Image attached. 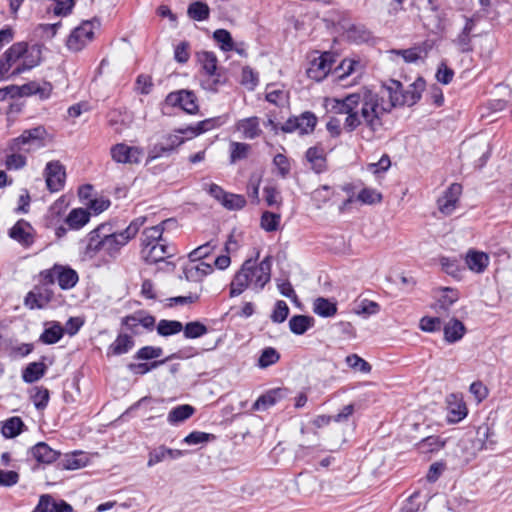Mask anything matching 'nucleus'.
Here are the masks:
<instances>
[{
	"label": "nucleus",
	"mask_w": 512,
	"mask_h": 512,
	"mask_svg": "<svg viewBox=\"0 0 512 512\" xmlns=\"http://www.w3.org/2000/svg\"><path fill=\"white\" fill-rule=\"evenodd\" d=\"M53 295L50 288L46 286H36L25 296L24 302L30 309H42L53 299Z\"/></svg>",
	"instance_id": "a211bd4d"
},
{
	"label": "nucleus",
	"mask_w": 512,
	"mask_h": 512,
	"mask_svg": "<svg viewBox=\"0 0 512 512\" xmlns=\"http://www.w3.org/2000/svg\"><path fill=\"white\" fill-rule=\"evenodd\" d=\"M164 223L165 222H163L159 225H156V226L146 228L143 231L142 238H141L142 249L149 248L151 246H154V245L166 240L165 238H163V232H164L163 224Z\"/></svg>",
	"instance_id": "c85d7f7f"
},
{
	"label": "nucleus",
	"mask_w": 512,
	"mask_h": 512,
	"mask_svg": "<svg viewBox=\"0 0 512 512\" xmlns=\"http://www.w3.org/2000/svg\"><path fill=\"white\" fill-rule=\"evenodd\" d=\"M218 118H209L198 122L196 125H189L186 128L179 129L181 134H186V139H192L204 132H207L219 126Z\"/></svg>",
	"instance_id": "cd10ccee"
},
{
	"label": "nucleus",
	"mask_w": 512,
	"mask_h": 512,
	"mask_svg": "<svg viewBox=\"0 0 512 512\" xmlns=\"http://www.w3.org/2000/svg\"><path fill=\"white\" fill-rule=\"evenodd\" d=\"M82 453H73L71 455H66L62 460V467L67 470H76L86 465V460L82 457Z\"/></svg>",
	"instance_id": "bf43d9fd"
},
{
	"label": "nucleus",
	"mask_w": 512,
	"mask_h": 512,
	"mask_svg": "<svg viewBox=\"0 0 512 512\" xmlns=\"http://www.w3.org/2000/svg\"><path fill=\"white\" fill-rule=\"evenodd\" d=\"M382 196L375 189L364 188L357 196V200L364 204H375L380 202Z\"/></svg>",
	"instance_id": "338daca9"
},
{
	"label": "nucleus",
	"mask_w": 512,
	"mask_h": 512,
	"mask_svg": "<svg viewBox=\"0 0 512 512\" xmlns=\"http://www.w3.org/2000/svg\"><path fill=\"white\" fill-rule=\"evenodd\" d=\"M479 441H481V449L494 450L496 440L492 439L494 432L488 425L480 426L477 430Z\"/></svg>",
	"instance_id": "a18cd8bd"
},
{
	"label": "nucleus",
	"mask_w": 512,
	"mask_h": 512,
	"mask_svg": "<svg viewBox=\"0 0 512 512\" xmlns=\"http://www.w3.org/2000/svg\"><path fill=\"white\" fill-rule=\"evenodd\" d=\"M129 241L124 237L121 232H115L111 234L104 233V259L106 261L114 260L119 255L120 250Z\"/></svg>",
	"instance_id": "f3484780"
},
{
	"label": "nucleus",
	"mask_w": 512,
	"mask_h": 512,
	"mask_svg": "<svg viewBox=\"0 0 512 512\" xmlns=\"http://www.w3.org/2000/svg\"><path fill=\"white\" fill-rule=\"evenodd\" d=\"M221 204L228 210H240L245 207L246 199L243 195L227 192Z\"/></svg>",
	"instance_id": "6e6d98bb"
},
{
	"label": "nucleus",
	"mask_w": 512,
	"mask_h": 512,
	"mask_svg": "<svg viewBox=\"0 0 512 512\" xmlns=\"http://www.w3.org/2000/svg\"><path fill=\"white\" fill-rule=\"evenodd\" d=\"M200 61L208 78L202 81V87L206 90L216 92L221 83L218 78H214L217 70V58L212 52H203L200 54Z\"/></svg>",
	"instance_id": "ddd939ff"
},
{
	"label": "nucleus",
	"mask_w": 512,
	"mask_h": 512,
	"mask_svg": "<svg viewBox=\"0 0 512 512\" xmlns=\"http://www.w3.org/2000/svg\"><path fill=\"white\" fill-rule=\"evenodd\" d=\"M389 53L395 56H401L406 63H416L422 58V49L420 47H412L403 50H390Z\"/></svg>",
	"instance_id": "8fccbe9b"
},
{
	"label": "nucleus",
	"mask_w": 512,
	"mask_h": 512,
	"mask_svg": "<svg viewBox=\"0 0 512 512\" xmlns=\"http://www.w3.org/2000/svg\"><path fill=\"white\" fill-rule=\"evenodd\" d=\"M174 253V247L169 245L166 240L149 248L142 249L145 261L150 264L164 261L166 258L172 257Z\"/></svg>",
	"instance_id": "6ab92c4d"
},
{
	"label": "nucleus",
	"mask_w": 512,
	"mask_h": 512,
	"mask_svg": "<svg viewBox=\"0 0 512 512\" xmlns=\"http://www.w3.org/2000/svg\"><path fill=\"white\" fill-rule=\"evenodd\" d=\"M475 29V21L472 18L465 17V24L459 34L453 39V44L461 53H468L473 50L472 35Z\"/></svg>",
	"instance_id": "aec40b11"
},
{
	"label": "nucleus",
	"mask_w": 512,
	"mask_h": 512,
	"mask_svg": "<svg viewBox=\"0 0 512 512\" xmlns=\"http://www.w3.org/2000/svg\"><path fill=\"white\" fill-rule=\"evenodd\" d=\"M229 150V161L231 164H234L237 161L244 160L248 157L251 146L247 143L232 141L230 143Z\"/></svg>",
	"instance_id": "79ce46f5"
},
{
	"label": "nucleus",
	"mask_w": 512,
	"mask_h": 512,
	"mask_svg": "<svg viewBox=\"0 0 512 512\" xmlns=\"http://www.w3.org/2000/svg\"><path fill=\"white\" fill-rule=\"evenodd\" d=\"M283 391L281 389H274L266 394L260 396L254 403L253 408L255 410H266L269 407L275 405L277 401L282 397Z\"/></svg>",
	"instance_id": "58836bf2"
},
{
	"label": "nucleus",
	"mask_w": 512,
	"mask_h": 512,
	"mask_svg": "<svg viewBox=\"0 0 512 512\" xmlns=\"http://www.w3.org/2000/svg\"><path fill=\"white\" fill-rule=\"evenodd\" d=\"M165 103L171 107H178L187 114L193 115L199 111L197 97L194 92L189 90L182 89L169 93L166 96Z\"/></svg>",
	"instance_id": "1a4fd4ad"
},
{
	"label": "nucleus",
	"mask_w": 512,
	"mask_h": 512,
	"mask_svg": "<svg viewBox=\"0 0 512 512\" xmlns=\"http://www.w3.org/2000/svg\"><path fill=\"white\" fill-rule=\"evenodd\" d=\"M346 364L353 370L368 374L371 372V365L357 354L348 355L345 359Z\"/></svg>",
	"instance_id": "603ef678"
},
{
	"label": "nucleus",
	"mask_w": 512,
	"mask_h": 512,
	"mask_svg": "<svg viewBox=\"0 0 512 512\" xmlns=\"http://www.w3.org/2000/svg\"><path fill=\"white\" fill-rule=\"evenodd\" d=\"M314 318L307 315H294L289 320V328L292 333L302 335L314 325Z\"/></svg>",
	"instance_id": "f704fd0d"
},
{
	"label": "nucleus",
	"mask_w": 512,
	"mask_h": 512,
	"mask_svg": "<svg viewBox=\"0 0 512 512\" xmlns=\"http://www.w3.org/2000/svg\"><path fill=\"white\" fill-rule=\"evenodd\" d=\"M32 512H72V507L63 500L56 501L52 496H40L37 506Z\"/></svg>",
	"instance_id": "4be33fe9"
},
{
	"label": "nucleus",
	"mask_w": 512,
	"mask_h": 512,
	"mask_svg": "<svg viewBox=\"0 0 512 512\" xmlns=\"http://www.w3.org/2000/svg\"><path fill=\"white\" fill-rule=\"evenodd\" d=\"M360 62L353 59H343L339 66L336 68L337 77L343 80L354 73L359 68Z\"/></svg>",
	"instance_id": "09e8293b"
},
{
	"label": "nucleus",
	"mask_w": 512,
	"mask_h": 512,
	"mask_svg": "<svg viewBox=\"0 0 512 512\" xmlns=\"http://www.w3.org/2000/svg\"><path fill=\"white\" fill-rule=\"evenodd\" d=\"M105 225H100L96 229L92 230L86 237V245L82 252L84 260H92L96 256L101 255L104 259V233Z\"/></svg>",
	"instance_id": "f8f14e48"
},
{
	"label": "nucleus",
	"mask_w": 512,
	"mask_h": 512,
	"mask_svg": "<svg viewBox=\"0 0 512 512\" xmlns=\"http://www.w3.org/2000/svg\"><path fill=\"white\" fill-rule=\"evenodd\" d=\"M40 61L39 46H28L26 42L14 43L0 58V81L10 70L11 76H17L36 67Z\"/></svg>",
	"instance_id": "7ed1b4c3"
},
{
	"label": "nucleus",
	"mask_w": 512,
	"mask_h": 512,
	"mask_svg": "<svg viewBox=\"0 0 512 512\" xmlns=\"http://www.w3.org/2000/svg\"><path fill=\"white\" fill-rule=\"evenodd\" d=\"M317 124V117L314 113L306 111L299 116L290 117L280 127L284 133L298 132L300 135L310 134Z\"/></svg>",
	"instance_id": "6e6552de"
},
{
	"label": "nucleus",
	"mask_w": 512,
	"mask_h": 512,
	"mask_svg": "<svg viewBox=\"0 0 512 512\" xmlns=\"http://www.w3.org/2000/svg\"><path fill=\"white\" fill-rule=\"evenodd\" d=\"M465 326L458 319H451L444 326V337L445 340L449 343H454L459 341L465 334Z\"/></svg>",
	"instance_id": "473e14b6"
},
{
	"label": "nucleus",
	"mask_w": 512,
	"mask_h": 512,
	"mask_svg": "<svg viewBox=\"0 0 512 512\" xmlns=\"http://www.w3.org/2000/svg\"><path fill=\"white\" fill-rule=\"evenodd\" d=\"M194 411L195 409L191 405H179L169 412L167 420L172 425L178 424L190 418Z\"/></svg>",
	"instance_id": "4c0bfd02"
},
{
	"label": "nucleus",
	"mask_w": 512,
	"mask_h": 512,
	"mask_svg": "<svg viewBox=\"0 0 512 512\" xmlns=\"http://www.w3.org/2000/svg\"><path fill=\"white\" fill-rule=\"evenodd\" d=\"M465 263L469 270L481 274L487 269L490 258L485 252L470 249L466 254Z\"/></svg>",
	"instance_id": "5701e85b"
},
{
	"label": "nucleus",
	"mask_w": 512,
	"mask_h": 512,
	"mask_svg": "<svg viewBox=\"0 0 512 512\" xmlns=\"http://www.w3.org/2000/svg\"><path fill=\"white\" fill-rule=\"evenodd\" d=\"M335 62V56L331 52H323L314 57L307 68V76L317 82L326 78Z\"/></svg>",
	"instance_id": "9d476101"
},
{
	"label": "nucleus",
	"mask_w": 512,
	"mask_h": 512,
	"mask_svg": "<svg viewBox=\"0 0 512 512\" xmlns=\"http://www.w3.org/2000/svg\"><path fill=\"white\" fill-rule=\"evenodd\" d=\"M41 276L47 283L57 282L62 290L72 289L79 281L78 273L74 269L60 264L41 272Z\"/></svg>",
	"instance_id": "423d86ee"
},
{
	"label": "nucleus",
	"mask_w": 512,
	"mask_h": 512,
	"mask_svg": "<svg viewBox=\"0 0 512 512\" xmlns=\"http://www.w3.org/2000/svg\"><path fill=\"white\" fill-rule=\"evenodd\" d=\"M156 329L160 336L168 337L180 333L183 330V325L177 320L162 319L158 322Z\"/></svg>",
	"instance_id": "ea45409f"
},
{
	"label": "nucleus",
	"mask_w": 512,
	"mask_h": 512,
	"mask_svg": "<svg viewBox=\"0 0 512 512\" xmlns=\"http://www.w3.org/2000/svg\"><path fill=\"white\" fill-rule=\"evenodd\" d=\"M112 159L121 164H139L144 155V150L138 146H129L125 143H118L111 147Z\"/></svg>",
	"instance_id": "9b49d317"
},
{
	"label": "nucleus",
	"mask_w": 512,
	"mask_h": 512,
	"mask_svg": "<svg viewBox=\"0 0 512 512\" xmlns=\"http://www.w3.org/2000/svg\"><path fill=\"white\" fill-rule=\"evenodd\" d=\"M183 333L187 339H195L205 335L208 331L207 327L199 321L188 322L183 326Z\"/></svg>",
	"instance_id": "49530a36"
},
{
	"label": "nucleus",
	"mask_w": 512,
	"mask_h": 512,
	"mask_svg": "<svg viewBox=\"0 0 512 512\" xmlns=\"http://www.w3.org/2000/svg\"><path fill=\"white\" fill-rule=\"evenodd\" d=\"M64 335V329L58 322L46 323V328L40 336V341L44 344L57 343Z\"/></svg>",
	"instance_id": "72a5a7b5"
},
{
	"label": "nucleus",
	"mask_w": 512,
	"mask_h": 512,
	"mask_svg": "<svg viewBox=\"0 0 512 512\" xmlns=\"http://www.w3.org/2000/svg\"><path fill=\"white\" fill-rule=\"evenodd\" d=\"M90 219V213L83 208H77L71 210V212L66 217V224L74 230H78L85 226Z\"/></svg>",
	"instance_id": "c9c22d12"
},
{
	"label": "nucleus",
	"mask_w": 512,
	"mask_h": 512,
	"mask_svg": "<svg viewBox=\"0 0 512 512\" xmlns=\"http://www.w3.org/2000/svg\"><path fill=\"white\" fill-rule=\"evenodd\" d=\"M259 77L258 73L255 72L251 67L245 66L241 72V84L249 90H254L258 85Z\"/></svg>",
	"instance_id": "13d9d810"
},
{
	"label": "nucleus",
	"mask_w": 512,
	"mask_h": 512,
	"mask_svg": "<svg viewBox=\"0 0 512 512\" xmlns=\"http://www.w3.org/2000/svg\"><path fill=\"white\" fill-rule=\"evenodd\" d=\"M214 40L219 44L221 50L228 52L234 48V41L229 31L217 29L213 33Z\"/></svg>",
	"instance_id": "de8ad7c7"
},
{
	"label": "nucleus",
	"mask_w": 512,
	"mask_h": 512,
	"mask_svg": "<svg viewBox=\"0 0 512 512\" xmlns=\"http://www.w3.org/2000/svg\"><path fill=\"white\" fill-rule=\"evenodd\" d=\"M347 38L360 43L369 40L370 32L363 25H351L347 31Z\"/></svg>",
	"instance_id": "5fc2aeb1"
},
{
	"label": "nucleus",
	"mask_w": 512,
	"mask_h": 512,
	"mask_svg": "<svg viewBox=\"0 0 512 512\" xmlns=\"http://www.w3.org/2000/svg\"><path fill=\"white\" fill-rule=\"evenodd\" d=\"M214 438H215V436L213 434L200 432V431H194V432H191L190 434H188L184 438L183 441H184V443H186L188 445H196V444L208 442L209 440L214 439Z\"/></svg>",
	"instance_id": "774afa93"
},
{
	"label": "nucleus",
	"mask_w": 512,
	"mask_h": 512,
	"mask_svg": "<svg viewBox=\"0 0 512 512\" xmlns=\"http://www.w3.org/2000/svg\"><path fill=\"white\" fill-rule=\"evenodd\" d=\"M134 346V339L128 334H119L107 348V356H119L128 353Z\"/></svg>",
	"instance_id": "a878e982"
},
{
	"label": "nucleus",
	"mask_w": 512,
	"mask_h": 512,
	"mask_svg": "<svg viewBox=\"0 0 512 512\" xmlns=\"http://www.w3.org/2000/svg\"><path fill=\"white\" fill-rule=\"evenodd\" d=\"M331 196L332 190L328 185H323L315 189L312 193V199L314 202H316L318 208L325 204L331 198Z\"/></svg>",
	"instance_id": "69168bd1"
},
{
	"label": "nucleus",
	"mask_w": 512,
	"mask_h": 512,
	"mask_svg": "<svg viewBox=\"0 0 512 512\" xmlns=\"http://www.w3.org/2000/svg\"><path fill=\"white\" fill-rule=\"evenodd\" d=\"M187 13L193 20L204 21L209 18L210 9L206 3L197 1L189 5Z\"/></svg>",
	"instance_id": "c03bdc74"
},
{
	"label": "nucleus",
	"mask_w": 512,
	"mask_h": 512,
	"mask_svg": "<svg viewBox=\"0 0 512 512\" xmlns=\"http://www.w3.org/2000/svg\"><path fill=\"white\" fill-rule=\"evenodd\" d=\"M29 453L38 463L46 465L53 463L60 456L59 451L52 449L45 442L35 444L31 447Z\"/></svg>",
	"instance_id": "412c9836"
},
{
	"label": "nucleus",
	"mask_w": 512,
	"mask_h": 512,
	"mask_svg": "<svg viewBox=\"0 0 512 512\" xmlns=\"http://www.w3.org/2000/svg\"><path fill=\"white\" fill-rule=\"evenodd\" d=\"M146 220L147 218L145 216H139L135 218L130 222L125 230L121 231V233L128 241H130L136 236L140 228L146 223Z\"/></svg>",
	"instance_id": "680f3d73"
},
{
	"label": "nucleus",
	"mask_w": 512,
	"mask_h": 512,
	"mask_svg": "<svg viewBox=\"0 0 512 512\" xmlns=\"http://www.w3.org/2000/svg\"><path fill=\"white\" fill-rule=\"evenodd\" d=\"M183 455V452L178 449H170L165 446H160L149 453V458L147 465L148 467H152L162 461L167 459H178Z\"/></svg>",
	"instance_id": "bb28decb"
},
{
	"label": "nucleus",
	"mask_w": 512,
	"mask_h": 512,
	"mask_svg": "<svg viewBox=\"0 0 512 512\" xmlns=\"http://www.w3.org/2000/svg\"><path fill=\"white\" fill-rule=\"evenodd\" d=\"M96 21H83L69 35L66 46L69 50L78 52L82 50L94 38Z\"/></svg>",
	"instance_id": "0eeeda50"
},
{
	"label": "nucleus",
	"mask_w": 512,
	"mask_h": 512,
	"mask_svg": "<svg viewBox=\"0 0 512 512\" xmlns=\"http://www.w3.org/2000/svg\"><path fill=\"white\" fill-rule=\"evenodd\" d=\"M65 169L59 161H50L45 168L46 185L49 191L58 192L64 187Z\"/></svg>",
	"instance_id": "2eb2a0df"
},
{
	"label": "nucleus",
	"mask_w": 512,
	"mask_h": 512,
	"mask_svg": "<svg viewBox=\"0 0 512 512\" xmlns=\"http://www.w3.org/2000/svg\"><path fill=\"white\" fill-rule=\"evenodd\" d=\"M163 354L161 347L144 346L135 354L134 358L138 360H150L160 357Z\"/></svg>",
	"instance_id": "052dcab7"
},
{
	"label": "nucleus",
	"mask_w": 512,
	"mask_h": 512,
	"mask_svg": "<svg viewBox=\"0 0 512 512\" xmlns=\"http://www.w3.org/2000/svg\"><path fill=\"white\" fill-rule=\"evenodd\" d=\"M213 271L214 268L211 264L192 259H189V262L183 267L184 278L190 282L202 281Z\"/></svg>",
	"instance_id": "dca6fc26"
},
{
	"label": "nucleus",
	"mask_w": 512,
	"mask_h": 512,
	"mask_svg": "<svg viewBox=\"0 0 512 512\" xmlns=\"http://www.w3.org/2000/svg\"><path fill=\"white\" fill-rule=\"evenodd\" d=\"M425 86V80L422 77H418L407 89H404L405 105L412 106L416 104L421 99Z\"/></svg>",
	"instance_id": "7c9ffc66"
},
{
	"label": "nucleus",
	"mask_w": 512,
	"mask_h": 512,
	"mask_svg": "<svg viewBox=\"0 0 512 512\" xmlns=\"http://www.w3.org/2000/svg\"><path fill=\"white\" fill-rule=\"evenodd\" d=\"M32 232L33 228L28 222L19 220L10 229L9 236L24 246H30L34 241Z\"/></svg>",
	"instance_id": "b1692460"
},
{
	"label": "nucleus",
	"mask_w": 512,
	"mask_h": 512,
	"mask_svg": "<svg viewBox=\"0 0 512 512\" xmlns=\"http://www.w3.org/2000/svg\"><path fill=\"white\" fill-rule=\"evenodd\" d=\"M271 267V256H266L258 265L253 259L246 260L231 282L230 296H238L248 287L256 291L262 290L270 281Z\"/></svg>",
	"instance_id": "f03ea898"
},
{
	"label": "nucleus",
	"mask_w": 512,
	"mask_h": 512,
	"mask_svg": "<svg viewBox=\"0 0 512 512\" xmlns=\"http://www.w3.org/2000/svg\"><path fill=\"white\" fill-rule=\"evenodd\" d=\"M273 164L278 169V175L286 178L290 173L291 165L289 159L282 153H278L273 158Z\"/></svg>",
	"instance_id": "e2e57ef3"
},
{
	"label": "nucleus",
	"mask_w": 512,
	"mask_h": 512,
	"mask_svg": "<svg viewBox=\"0 0 512 512\" xmlns=\"http://www.w3.org/2000/svg\"><path fill=\"white\" fill-rule=\"evenodd\" d=\"M46 369L43 362H32L23 370L22 379L26 383H34L44 376Z\"/></svg>",
	"instance_id": "e433bc0d"
},
{
	"label": "nucleus",
	"mask_w": 512,
	"mask_h": 512,
	"mask_svg": "<svg viewBox=\"0 0 512 512\" xmlns=\"http://www.w3.org/2000/svg\"><path fill=\"white\" fill-rule=\"evenodd\" d=\"M47 131L44 126L24 130L18 137L13 138L8 145L9 151L29 153L45 146Z\"/></svg>",
	"instance_id": "20e7f679"
},
{
	"label": "nucleus",
	"mask_w": 512,
	"mask_h": 512,
	"mask_svg": "<svg viewBox=\"0 0 512 512\" xmlns=\"http://www.w3.org/2000/svg\"><path fill=\"white\" fill-rule=\"evenodd\" d=\"M281 220L280 214L265 211L261 216V228L267 232L276 231L279 227Z\"/></svg>",
	"instance_id": "864d4df0"
},
{
	"label": "nucleus",
	"mask_w": 512,
	"mask_h": 512,
	"mask_svg": "<svg viewBox=\"0 0 512 512\" xmlns=\"http://www.w3.org/2000/svg\"><path fill=\"white\" fill-rule=\"evenodd\" d=\"M404 88L400 81L389 79L379 91L361 87L342 98L328 100L331 113L345 115L344 128L351 133L362 129V138L374 139L384 126L385 117L393 108L405 105Z\"/></svg>",
	"instance_id": "f257e3e1"
},
{
	"label": "nucleus",
	"mask_w": 512,
	"mask_h": 512,
	"mask_svg": "<svg viewBox=\"0 0 512 512\" xmlns=\"http://www.w3.org/2000/svg\"><path fill=\"white\" fill-rule=\"evenodd\" d=\"M11 153L7 155L5 160V166L8 170H19L23 168L27 159L24 155L21 154V151H10Z\"/></svg>",
	"instance_id": "4d7b16f0"
},
{
	"label": "nucleus",
	"mask_w": 512,
	"mask_h": 512,
	"mask_svg": "<svg viewBox=\"0 0 512 512\" xmlns=\"http://www.w3.org/2000/svg\"><path fill=\"white\" fill-rule=\"evenodd\" d=\"M446 444V440L442 439L440 436H428L422 439L418 443V448L423 453H433L442 449Z\"/></svg>",
	"instance_id": "37998d69"
},
{
	"label": "nucleus",
	"mask_w": 512,
	"mask_h": 512,
	"mask_svg": "<svg viewBox=\"0 0 512 512\" xmlns=\"http://www.w3.org/2000/svg\"><path fill=\"white\" fill-rule=\"evenodd\" d=\"M289 314V307L287 303L283 300H278L275 304V308L271 315V320L274 323H282L284 322Z\"/></svg>",
	"instance_id": "0e129e2a"
},
{
	"label": "nucleus",
	"mask_w": 512,
	"mask_h": 512,
	"mask_svg": "<svg viewBox=\"0 0 512 512\" xmlns=\"http://www.w3.org/2000/svg\"><path fill=\"white\" fill-rule=\"evenodd\" d=\"M280 359V354L273 347H266L262 350L261 355L258 359V366L260 368H267L275 363H277Z\"/></svg>",
	"instance_id": "3c124183"
},
{
	"label": "nucleus",
	"mask_w": 512,
	"mask_h": 512,
	"mask_svg": "<svg viewBox=\"0 0 512 512\" xmlns=\"http://www.w3.org/2000/svg\"><path fill=\"white\" fill-rule=\"evenodd\" d=\"M312 310L320 317L329 318L337 313V304L330 299L318 297L313 301Z\"/></svg>",
	"instance_id": "c756f323"
},
{
	"label": "nucleus",
	"mask_w": 512,
	"mask_h": 512,
	"mask_svg": "<svg viewBox=\"0 0 512 512\" xmlns=\"http://www.w3.org/2000/svg\"><path fill=\"white\" fill-rule=\"evenodd\" d=\"M24 426L20 417H11L3 422L1 433L5 438H14L22 432Z\"/></svg>",
	"instance_id": "a19ab883"
},
{
	"label": "nucleus",
	"mask_w": 512,
	"mask_h": 512,
	"mask_svg": "<svg viewBox=\"0 0 512 512\" xmlns=\"http://www.w3.org/2000/svg\"><path fill=\"white\" fill-rule=\"evenodd\" d=\"M306 159L310 163L311 169L316 173H322L326 170V158L322 148L310 147L306 151Z\"/></svg>",
	"instance_id": "2f4dec72"
},
{
	"label": "nucleus",
	"mask_w": 512,
	"mask_h": 512,
	"mask_svg": "<svg viewBox=\"0 0 512 512\" xmlns=\"http://www.w3.org/2000/svg\"><path fill=\"white\" fill-rule=\"evenodd\" d=\"M461 194L462 186L459 183H452L437 200L439 211L446 216L451 215L457 207Z\"/></svg>",
	"instance_id": "4468645a"
},
{
	"label": "nucleus",
	"mask_w": 512,
	"mask_h": 512,
	"mask_svg": "<svg viewBox=\"0 0 512 512\" xmlns=\"http://www.w3.org/2000/svg\"><path fill=\"white\" fill-rule=\"evenodd\" d=\"M236 130L242 133L245 139H255L262 133L260 120L256 116L240 119L236 123Z\"/></svg>",
	"instance_id": "393cba45"
},
{
	"label": "nucleus",
	"mask_w": 512,
	"mask_h": 512,
	"mask_svg": "<svg viewBox=\"0 0 512 512\" xmlns=\"http://www.w3.org/2000/svg\"><path fill=\"white\" fill-rule=\"evenodd\" d=\"M185 139L186 134H181L179 129L164 135L159 142L149 148L146 164L155 159L170 156L185 142Z\"/></svg>",
	"instance_id": "39448f33"
}]
</instances>
